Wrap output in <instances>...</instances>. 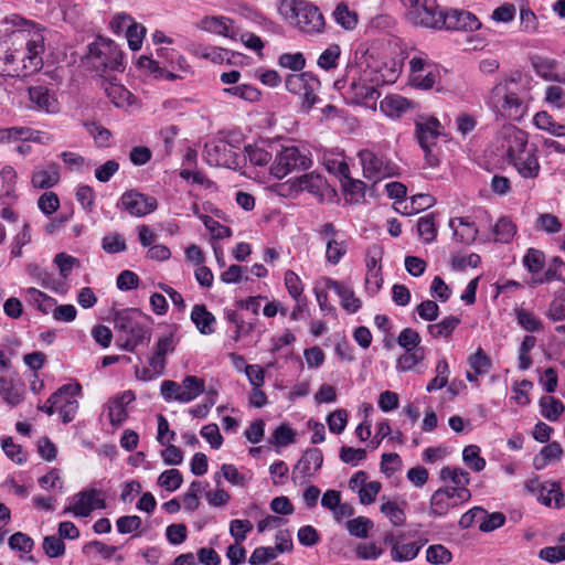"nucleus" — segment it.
I'll return each instance as SVG.
<instances>
[{
  "label": "nucleus",
  "instance_id": "f257e3e1",
  "mask_svg": "<svg viewBox=\"0 0 565 565\" xmlns=\"http://www.w3.org/2000/svg\"><path fill=\"white\" fill-rule=\"evenodd\" d=\"M142 312L139 309L127 308L116 311L114 327L119 333L120 347L134 352L138 345L148 344L151 340V329L142 323Z\"/></svg>",
  "mask_w": 565,
  "mask_h": 565
},
{
  "label": "nucleus",
  "instance_id": "f03ea898",
  "mask_svg": "<svg viewBox=\"0 0 565 565\" xmlns=\"http://www.w3.org/2000/svg\"><path fill=\"white\" fill-rule=\"evenodd\" d=\"M286 20L295 21L296 28L305 34H320L326 20L320 9L307 0H284L278 8Z\"/></svg>",
  "mask_w": 565,
  "mask_h": 565
},
{
  "label": "nucleus",
  "instance_id": "7ed1b4c3",
  "mask_svg": "<svg viewBox=\"0 0 565 565\" xmlns=\"http://www.w3.org/2000/svg\"><path fill=\"white\" fill-rule=\"evenodd\" d=\"M515 85L513 78L494 85L488 97V105L502 116L520 119L523 117L526 106L524 96L513 88Z\"/></svg>",
  "mask_w": 565,
  "mask_h": 565
},
{
  "label": "nucleus",
  "instance_id": "20e7f679",
  "mask_svg": "<svg viewBox=\"0 0 565 565\" xmlns=\"http://www.w3.org/2000/svg\"><path fill=\"white\" fill-rule=\"evenodd\" d=\"M370 74L358 65H350L347 67V73L343 79L338 81L337 85L343 83L348 85L347 97L353 104H369L375 103L380 97V93L375 85L370 81Z\"/></svg>",
  "mask_w": 565,
  "mask_h": 565
},
{
  "label": "nucleus",
  "instance_id": "39448f33",
  "mask_svg": "<svg viewBox=\"0 0 565 565\" xmlns=\"http://www.w3.org/2000/svg\"><path fill=\"white\" fill-rule=\"evenodd\" d=\"M88 63L97 72L124 71V56L117 44L109 39L98 38L88 45Z\"/></svg>",
  "mask_w": 565,
  "mask_h": 565
},
{
  "label": "nucleus",
  "instance_id": "423d86ee",
  "mask_svg": "<svg viewBox=\"0 0 565 565\" xmlns=\"http://www.w3.org/2000/svg\"><path fill=\"white\" fill-rule=\"evenodd\" d=\"M320 86V81L310 72L290 74L285 79L286 89L289 93L299 96V109L303 114H308L311 108L320 102V98L317 95Z\"/></svg>",
  "mask_w": 565,
  "mask_h": 565
},
{
  "label": "nucleus",
  "instance_id": "0eeeda50",
  "mask_svg": "<svg viewBox=\"0 0 565 565\" xmlns=\"http://www.w3.org/2000/svg\"><path fill=\"white\" fill-rule=\"evenodd\" d=\"M276 156L270 166V174L277 179L285 178L295 170H307L311 167L312 160L307 152L298 147L287 146L275 149Z\"/></svg>",
  "mask_w": 565,
  "mask_h": 565
},
{
  "label": "nucleus",
  "instance_id": "6e6552de",
  "mask_svg": "<svg viewBox=\"0 0 565 565\" xmlns=\"http://www.w3.org/2000/svg\"><path fill=\"white\" fill-rule=\"evenodd\" d=\"M470 498L471 492L469 489L439 488L431 494L429 515L437 518L446 516L451 509L468 502Z\"/></svg>",
  "mask_w": 565,
  "mask_h": 565
},
{
  "label": "nucleus",
  "instance_id": "1a4fd4ad",
  "mask_svg": "<svg viewBox=\"0 0 565 565\" xmlns=\"http://www.w3.org/2000/svg\"><path fill=\"white\" fill-rule=\"evenodd\" d=\"M409 4L408 20L424 28L441 29L445 11L436 0H407Z\"/></svg>",
  "mask_w": 565,
  "mask_h": 565
},
{
  "label": "nucleus",
  "instance_id": "9d476101",
  "mask_svg": "<svg viewBox=\"0 0 565 565\" xmlns=\"http://www.w3.org/2000/svg\"><path fill=\"white\" fill-rule=\"evenodd\" d=\"M204 158L211 167H225L237 169L239 167V154L235 147L226 140H215L205 143Z\"/></svg>",
  "mask_w": 565,
  "mask_h": 565
},
{
  "label": "nucleus",
  "instance_id": "9b49d317",
  "mask_svg": "<svg viewBox=\"0 0 565 565\" xmlns=\"http://www.w3.org/2000/svg\"><path fill=\"white\" fill-rule=\"evenodd\" d=\"M359 158L363 168V175L370 180H381L387 177H392L396 172V166L375 152L363 149L359 152Z\"/></svg>",
  "mask_w": 565,
  "mask_h": 565
},
{
  "label": "nucleus",
  "instance_id": "f8f14e48",
  "mask_svg": "<svg viewBox=\"0 0 565 565\" xmlns=\"http://www.w3.org/2000/svg\"><path fill=\"white\" fill-rule=\"evenodd\" d=\"M177 324H167L166 332L159 337L152 356L149 359V365L158 374L161 375L166 367V355L172 353L179 342L177 337Z\"/></svg>",
  "mask_w": 565,
  "mask_h": 565
},
{
  "label": "nucleus",
  "instance_id": "ddd939ff",
  "mask_svg": "<svg viewBox=\"0 0 565 565\" xmlns=\"http://www.w3.org/2000/svg\"><path fill=\"white\" fill-rule=\"evenodd\" d=\"M526 489L536 495L539 502L546 507H565V495L557 482H542L537 477L530 479L525 483Z\"/></svg>",
  "mask_w": 565,
  "mask_h": 565
},
{
  "label": "nucleus",
  "instance_id": "4468645a",
  "mask_svg": "<svg viewBox=\"0 0 565 565\" xmlns=\"http://www.w3.org/2000/svg\"><path fill=\"white\" fill-rule=\"evenodd\" d=\"M117 206L131 216L141 217L156 211L158 202L154 196L146 195L137 190H130L122 193Z\"/></svg>",
  "mask_w": 565,
  "mask_h": 565
},
{
  "label": "nucleus",
  "instance_id": "2eb2a0df",
  "mask_svg": "<svg viewBox=\"0 0 565 565\" xmlns=\"http://www.w3.org/2000/svg\"><path fill=\"white\" fill-rule=\"evenodd\" d=\"M501 148L510 163L527 150V134L515 126L504 127L501 132Z\"/></svg>",
  "mask_w": 565,
  "mask_h": 565
},
{
  "label": "nucleus",
  "instance_id": "dca6fc26",
  "mask_svg": "<svg viewBox=\"0 0 565 565\" xmlns=\"http://www.w3.org/2000/svg\"><path fill=\"white\" fill-rule=\"evenodd\" d=\"M102 491L89 488L76 494V502L64 509L63 514L73 513L75 516L86 518L94 509H104L105 500L102 498Z\"/></svg>",
  "mask_w": 565,
  "mask_h": 565
},
{
  "label": "nucleus",
  "instance_id": "f3484780",
  "mask_svg": "<svg viewBox=\"0 0 565 565\" xmlns=\"http://www.w3.org/2000/svg\"><path fill=\"white\" fill-rule=\"evenodd\" d=\"M480 28L481 22L469 11L451 9L444 13L441 29L472 32Z\"/></svg>",
  "mask_w": 565,
  "mask_h": 565
},
{
  "label": "nucleus",
  "instance_id": "a211bd4d",
  "mask_svg": "<svg viewBox=\"0 0 565 565\" xmlns=\"http://www.w3.org/2000/svg\"><path fill=\"white\" fill-rule=\"evenodd\" d=\"M323 463V455L319 448L307 449L296 463L292 471V479L296 481L300 478H310L321 468Z\"/></svg>",
  "mask_w": 565,
  "mask_h": 565
},
{
  "label": "nucleus",
  "instance_id": "6ab92c4d",
  "mask_svg": "<svg viewBox=\"0 0 565 565\" xmlns=\"http://www.w3.org/2000/svg\"><path fill=\"white\" fill-rule=\"evenodd\" d=\"M135 393L130 390L119 393L108 402V418L113 426L121 425L127 416V405L135 401Z\"/></svg>",
  "mask_w": 565,
  "mask_h": 565
},
{
  "label": "nucleus",
  "instance_id": "aec40b11",
  "mask_svg": "<svg viewBox=\"0 0 565 565\" xmlns=\"http://www.w3.org/2000/svg\"><path fill=\"white\" fill-rule=\"evenodd\" d=\"M439 127L440 122L434 117L416 122V138L422 149H428L436 145L440 135Z\"/></svg>",
  "mask_w": 565,
  "mask_h": 565
},
{
  "label": "nucleus",
  "instance_id": "412c9836",
  "mask_svg": "<svg viewBox=\"0 0 565 565\" xmlns=\"http://www.w3.org/2000/svg\"><path fill=\"white\" fill-rule=\"evenodd\" d=\"M18 51L13 50L8 41H0V75L20 76Z\"/></svg>",
  "mask_w": 565,
  "mask_h": 565
},
{
  "label": "nucleus",
  "instance_id": "4be33fe9",
  "mask_svg": "<svg viewBox=\"0 0 565 565\" xmlns=\"http://www.w3.org/2000/svg\"><path fill=\"white\" fill-rule=\"evenodd\" d=\"M0 396L10 406H17L23 401L24 384L9 376H0Z\"/></svg>",
  "mask_w": 565,
  "mask_h": 565
},
{
  "label": "nucleus",
  "instance_id": "5701e85b",
  "mask_svg": "<svg viewBox=\"0 0 565 565\" xmlns=\"http://www.w3.org/2000/svg\"><path fill=\"white\" fill-rule=\"evenodd\" d=\"M60 180V168L56 163H49L46 167L35 168L31 183L36 189H50Z\"/></svg>",
  "mask_w": 565,
  "mask_h": 565
},
{
  "label": "nucleus",
  "instance_id": "b1692460",
  "mask_svg": "<svg viewBox=\"0 0 565 565\" xmlns=\"http://www.w3.org/2000/svg\"><path fill=\"white\" fill-rule=\"evenodd\" d=\"M449 227L454 231L452 235L457 242L471 244L478 236V228L468 217L451 218Z\"/></svg>",
  "mask_w": 565,
  "mask_h": 565
},
{
  "label": "nucleus",
  "instance_id": "393cba45",
  "mask_svg": "<svg viewBox=\"0 0 565 565\" xmlns=\"http://www.w3.org/2000/svg\"><path fill=\"white\" fill-rule=\"evenodd\" d=\"M28 56L22 57L23 68L36 71L42 66L41 54L44 52V39L41 34H34L26 42Z\"/></svg>",
  "mask_w": 565,
  "mask_h": 565
},
{
  "label": "nucleus",
  "instance_id": "a878e982",
  "mask_svg": "<svg viewBox=\"0 0 565 565\" xmlns=\"http://www.w3.org/2000/svg\"><path fill=\"white\" fill-rule=\"evenodd\" d=\"M29 98L40 110L55 113L57 110V100L53 93L44 86H32L29 88Z\"/></svg>",
  "mask_w": 565,
  "mask_h": 565
},
{
  "label": "nucleus",
  "instance_id": "bb28decb",
  "mask_svg": "<svg viewBox=\"0 0 565 565\" xmlns=\"http://www.w3.org/2000/svg\"><path fill=\"white\" fill-rule=\"evenodd\" d=\"M512 164L523 178H536L540 172L536 148L527 149Z\"/></svg>",
  "mask_w": 565,
  "mask_h": 565
},
{
  "label": "nucleus",
  "instance_id": "cd10ccee",
  "mask_svg": "<svg viewBox=\"0 0 565 565\" xmlns=\"http://www.w3.org/2000/svg\"><path fill=\"white\" fill-rule=\"evenodd\" d=\"M327 287L334 290L341 298V306L344 310L354 313L361 308V300L354 296V291L349 286L328 279Z\"/></svg>",
  "mask_w": 565,
  "mask_h": 565
},
{
  "label": "nucleus",
  "instance_id": "c85d7f7f",
  "mask_svg": "<svg viewBox=\"0 0 565 565\" xmlns=\"http://www.w3.org/2000/svg\"><path fill=\"white\" fill-rule=\"evenodd\" d=\"M81 392L82 386L77 382L64 384L49 397L44 405H40L39 409L46 413L49 416H52L64 396L79 395Z\"/></svg>",
  "mask_w": 565,
  "mask_h": 565
},
{
  "label": "nucleus",
  "instance_id": "c756f323",
  "mask_svg": "<svg viewBox=\"0 0 565 565\" xmlns=\"http://www.w3.org/2000/svg\"><path fill=\"white\" fill-rule=\"evenodd\" d=\"M200 28L214 34L227 38L235 36L233 21L226 17H205L201 20Z\"/></svg>",
  "mask_w": 565,
  "mask_h": 565
},
{
  "label": "nucleus",
  "instance_id": "7c9ffc66",
  "mask_svg": "<svg viewBox=\"0 0 565 565\" xmlns=\"http://www.w3.org/2000/svg\"><path fill=\"white\" fill-rule=\"evenodd\" d=\"M385 542L391 545V557L395 562H404L414 559L420 550L417 543L399 544L393 535H387Z\"/></svg>",
  "mask_w": 565,
  "mask_h": 565
},
{
  "label": "nucleus",
  "instance_id": "2f4dec72",
  "mask_svg": "<svg viewBox=\"0 0 565 565\" xmlns=\"http://www.w3.org/2000/svg\"><path fill=\"white\" fill-rule=\"evenodd\" d=\"M191 320L201 334H212L215 331V317L204 305H195L192 308Z\"/></svg>",
  "mask_w": 565,
  "mask_h": 565
},
{
  "label": "nucleus",
  "instance_id": "473e14b6",
  "mask_svg": "<svg viewBox=\"0 0 565 565\" xmlns=\"http://www.w3.org/2000/svg\"><path fill=\"white\" fill-rule=\"evenodd\" d=\"M180 403H189L204 392V380L194 375H188L182 380Z\"/></svg>",
  "mask_w": 565,
  "mask_h": 565
},
{
  "label": "nucleus",
  "instance_id": "72a5a7b5",
  "mask_svg": "<svg viewBox=\"0 0 565 565\" xmlns=\"http://www.w3.org/2000/svg\"><path fill=\"white\" fill-rule=\"evenodd\" d=\"M533 124L537 129L545 130L555 137H565V125L556 122L545 110L534 115Z\"/></svg>",
  "mask_w": 565,
  "mask_h": 565
},
{
  "label": "nucleus",
  "instance_id": "f704fd0d",
  "mask_svg": "<svg viewBox=\"0 0 565 565\" xmlns=\"http://www.w3.org/2000/svg\"><path fill=\"white\" fill-rule=\"evenodd\" d=\"M26 273L36 279L40 285L44 288L52 289L54 291H60L61 287H63V281L56 279L52 274L41 268L36 264H29L26 266Z\"/></svg>",
  "mask_w": 565,
  "mask_h": 565
},
{
  "label": "nucleus",
  "instance_id": "c9c22d12",
  "mask_svg": "<svg viewBox=\"0 0 565 565\" xmlns=\"http://www.w3.org/2000/svg\"><path fill=\"white\" fill-rule=\"evenodd\" d=\"M563 455L562 446L557 441L544 446L534 457L533 465L536 470L545 468L551 461L559 459Z\"/></svg>",
  "mask_w": 565,
  "mask_h": 565
},
{
  "label": "nucleus",
  "instance_id": "e433bc0d",
  "mask_svg": "<svg viewBox=\"0 0 565 565\" xmlns=\"http://www.w3.org/2000/svg\"><path fill=\"white\" fill-rule=\"evenodd\" d=\"M323 185V178L319 174L315 173H306L297 179H295L291 183V188L296 192L308 191L310 193L320 192Z\"/></svg>",
  "mask_w": 565,
  "mask_h": 565
},
{
  "label": "nucleus",
  "instance_id": "4c0bfd02",
  "mask_svg": "<svg viewBox=\"0 0 565 565\" xmlns=\"http://www.w3.org/2000/svg\"><path fill=\"white\" fill-rule=\"evenodd\" d=\"M541 414L547 420L555 422L564 413V404L554 396L545 395L540 399Z\"/></svg>",
  "mask_w": 565,
  "mask_h": 565
},
{
  "label": "nucleus",
  "instance_id": "58836bf2",
  "mask_svg": "<svg viewBox=\"0 0 565 565\" xmlns=\"http://www.w3.org/2000/svg\"><path fill=\"white\" fill-rule=\"evenodd\" d=\"M25 294L28 301L43 313H49L56 303L54 298L33 287L28 288Z\"/></svg>",
  "mask_w": 565,
  "mask_h": 565
},
{
  "label": "nucleus",
  "instance_id": "ea45409f",
  "mask_svg": "<svg viewBox=\"0 0 565 565\" xmlns=\"http://www.w3.org/2000/svg\"><path fill=\"white\" fill-rule=\"evenodd\" d=\"M440 479L444 481L450 480L455 484L450 489H468L467 487L470 483L469 473L461 468L444 467L440 470Z\"/></svg>",
  "mask_w": 565,
  "mask_h": 565
},
{
  "label": "nucleus",
  "instance_id": "a19ab883",
  "mask_svg": "<svg viewBox=\"0 0 565 565\" xmlns=\"http://www.w3.org/2000/svg\"><path fill=\"white\" fill-rule=\"evenodd\" d=\"M459 323V318L448 316L438 323L429 324L427 327V331L434 338H447L455 331Z\"/></svg>",
  "mask_w": 565,
  "mask_h": 565
},
{
  "label": "nucleus",
  "instance_id": "79ce46f5",
  "mask_svg": "<svg viewBox=\"0 0 565 565\" xmlns=\"http://www.w3.org/2000/svg\"><path fill=\"white\" fill-rule=\"evenodd\" d=\"M104 89L107 97L116 107H124L126 104H129V99L132 97V94L124 85L118 83L109 82L105 85Z\"/></svg>",
  "mask_w": 565,
  "mask_h": 565
},
{
  "label": "nucleus",
  "instance_id": "37998d69",
  "mask_svg": "<svg viewBox=\"0 0 565 565\" xmlns=\"http://www.w3.org/2000/svg\"><path fill=\"white\" fill-rule=\"evenodd\" d=\"M348 252V243L344 239L332 238L326 243V259L331 265H338Z\"/></svg>",
  "mask_w": 565,
  "mask_h": 565
},
{
  "label": "nucleus",
  "instance_id": "c03bdc74",
  "mask_svg": "<svg viewBox=\"0 0 565 565\" xmlns=\"http://www.w3.org/2000/svg\"><path fill=\"white\" fill-rule=\"evenodd\" d=\"M333 18L345 30H353L358 24V14L349 10L348 6L343 2L335 7Z\"/></svg>",
  "mask_w": 565,
  "mask_h": 565
},
{
  "label": "nucleus",
  "instance_id": "a18cd8bd",
  "mask_svg": "<svg viewBox=\"0 0 565 565\" xmlns=\"http://www.w3.org/2000/svg\"><path fill=\"white\" fill-rule=\"evenodd\" d=\"M424 358L425 349L423 347H418L412 351H406L397 359L396 369L402 372L409 371L422 362Z\"/></svg>",
  "mask_w": 565,
  "mask_h": 565
},
{
  "label": "nucleus",
  "instance_id": "49530a36",
  "mask_svg": "<svg viewBox=\"0 0 565 565\" xmlns=\"http://www.w3.org/2000/svg\"><path fill=\"white\" fill-rule=\"evenodd\" d=\"M409 107V100L399 95H392L385 97L381 102V108L388 116H399Z\"/></svg>",
  "mask_w": 565,
  "mask_h": 565
},
{
  "label": "nucleus",
  "instance_id": "de8ad7c7",
  "mask_svg": "<svg viewBox=\"0 0 565 565\" xmlns=\"http://www.w3.org/2000/svg\"><path fill=\"white\" fill-rule=\"evenodd\" d=\"M462 460L475 472H480L486 467V460L480 456V448L477 445H468L463 448Z\"/></svg>",
  "mask_w": 565,
  "mask_h": 565
},
{
  "label": "nucleus",
  "instance_id": "09e8293b",
  "mask_svg": "<svg viewBox=\"0 0 565 565\" xmlns=\"http://www.w3.org/2000/svg\"><path fill=\"white\" fill-rule=\"evenodd\" d=\"M182 482L181 472L174 468L163 471L158 478V484L170 492L178 490Z\"/></svg>",
  "mask_w": 565,
  "mask_h": 565
},
{
  "label": "nucleus",
  "instance_id": "8fccbe9b",
  "mask_svg": "<svg viewBox=\"0 0 565 565\" xmlns=\"http://www.w3.org/2000/svg\"><path fill=\"white\" fill-rule=\"evenodd\" d=\"M495 239L501 243H509L516 233V227L508 217H501L494 225Z\"/></svg>",
  "mask_w": 565,
  "mask_h": 565
},
{
  "label": "nucleus",
  "instance_id": "3c124183",
  "mask_svg": "<svg viewBox=\"0 0 565 565\" xmlns=\"http://www.w3.org/2000/svg\"><path fill=\"white\" fill-rule=\"evenodd\" d=\"M246 157L250 163L258 167L268 164L273 158V151H268L259 146H247L245 148Z\"/></svg>",
  "mask_w": 565,
  "mask_h": 565
},
{
  "label": "nucleus",
  "instance_id": "603ef678",
  "mask_svg": "<svg viewBox=\"0 0 565 565\" xmlns=\"http://www.w3.org/2000/svg\"><path fill=\"white\" fill-rule=\"evenodd\" d=\"M383 250L377 246H372L367 249L366 254V268H367V279L379 278L381 274V265L380 262L382 259Z\"/></svg>",
  "mask_w": 565,
  "mask_h": 565
},
{
  "label": "nucleus",
  "instance_id": "864d4df0",
  "mask_svg": "<svg viewBox=\"0 0 565 565\" xmlns=\"http://www.w3.org/2000/svg\"><path fill=\"white\" fill-rule=\"evenodd\" d=\"M345 526L351 535L364 539L367 536L369 530L373 526V523L365 516H358L355 519L349 520L345 523Z\"/></svg>",
  "mask_w": 565,
  "mask_h": 565
},
{
  "label": "nucleus",
  "instance_id": "5fc2aeb1",
  "mask_svg": "<svg viewBox=\"0 0 565 565\" xmlns=\"http://www.w3.org/2000/svg\"><path fill=\"white\" fill-rule=\"evenodd\" d=\"M223 92L247 102H256L260 96L259 90L248 84H241L237 86L228 87L223 89Z\"/></svg>",
  "mask_w": 565,
  "mask_h": 565
},
{
  "label": "nucleus",
  "instance_id": "6e6d98bb",
  "mask_svg": "<svg viewBox=\"0 0 565 565\" xmlns=\"http://www.w3.org/2000/svg\"><path fill=\"white\" fill-rule=\"evenodd\" d=\"M518 323L529 332H536L542 328L541 320L531 311L523 308L515 310Z\"/></svg>",
  "mask_w": 565,
  "mask_h": 565
},
{
  "label": "nucleus",
  "instance_id": "4d7b16f0",
  "mask_svg": "<svg viewBox=\"0 0 565 565\" xmlns=\"http://www.w3.org/2000/svg\"><path fill=\"white\" fill-rule=\"evenodd\" d=\"M252 530L253 523L248 520L235 519L230 522V534L237 544H242Z\"/></svg>",
  "mask_w": 565,
  "mask_h": 565
},
{
  "label": "nucleus",
  "instance_id": "13d9d810",
  "mask_svg": "<svg viewBox=\"0 0 565 565\" xmlns=\"http://www.w3.org/2000/svg\"><path fill=\"white\" fill-rule=\"evenodd\" d=\"M340 54V46L332 44L320 54L317 63L321 68L326 71L332 70L337 67Z\"/></svg>",
  "mask_w": 565,
  "mask_h": 565
},
{
  "label": "nucleus",
  "instance_id": "bf43d9fd",
  "mask_svg": "<svg viewBox=\"0 0 565 565\" xmlns=\"http://www.w3.org/2000/svg\"><path fill=\"white\" fill-rule=\"evenodd\" d=\"M417 232L425 243H431L435 241L437 230L435 226L434 216L426 215L420 217L417 222Z\"/></svg>",
  "mask_w": 565,
  "mask_h": 565
},
{
  "label": "nucleus",
  "instance_id": "052dcab7",
  "mask_svg": "<svg viewBox=\"0 0 565 565\" xmlns=\"http://www.w3.org/2000/svg\"><path fill=\"white\" fill-rule=\"evenodd\" d=\"M381 512L391 521L394 526H401L405 523V512L395 502L387 501L383 503L381 505Z\"/></svg>",
  "mask_w": 565,
  "mask_h": 565
},
{
  "label": "nucleus",
  "instance_id": "680f3d73",
  "mask_svg": "<svg viewBox=\"0 0 565 565\" xmlns=\"http://www.w3.org/2000/svg\"><path fill=\"white\" fill-rule=\"evenodd\" d=\"M451 558L450 551L441 544L430 545L426 551V559L431 564H446Z\"/></svg>",
  "mask_w": 565,
  "mask_h": 565
},
{
  "label": "nucleus",
  "instance_id": "e2e57ef3",
  "mask_svg": "<svg viewBox=\"0 0 565 565\" xmlns=\"http://www.w3.org/2000/svg\"><path fill=\"white\" fill-rule=\"evenodd\" d=\"M44 553L51 557H60L65 553V544L60 536L47 535L43 540L42 544Z\"/></svg>",
  "mask_w": 565,
  "mask_h": 565
},
{
  "label": "nucleus",
  "instance_id": "0e129e2a",
  "mask_svg": "<svg viewBox=\"0 0 565 565\" xmlns=\"http://www.w3.org/2000/svg\"><path fill=\"white\" fill-rule=\"evenodd\" d=\"M1 447L4 454L15 463L22 465L26 461V456L23 454L22 447L20 445H15L11 437L2 438Z\"/></svg>",
  "mask_w": 565,
  "mask_h": 565
},
{
  "label": "nucleus",
  "instance_id": "69168bd1",
  "mask_svg": "<svg viewBox=\"0 0 565 565\" xmlns=\"http://www.w3.org/2000/svg\"><path fill=\"white\" fill-rule=\"evenodd\" d=\"M547 317L553 321L565 320V290L558 291L547 311Z\"/></svg>",
  "mask_w": 565,
  "mask_h": 565
},
{
  "label": "nucleus",
  "instance_id": "338daca9",
  "mask_svg": "<svg viewBox=\"0 0 565 565\" xmlns=\"http://www.w3.org/2000/svg\"><path fill=\"white\" fill-rule=\"evenodd\" d=\"M102 247L108 254H116L126 250L127 245L120 234L111 233L103 237Z\"/></svg>",
  "mask_w": 565,
  "mask_h": 565
},
{
  "label": "nucleus",
  "instance_id": "774afa93",
  "mask_svg": "<svg viewBox=\"0 0 565 565\" xmlns=\"http://www.w3.org/2000/svg\"><path fill=\"white\" fill-rule=\"evenodd\" d=\"M329 430L333 434H341L348 424V413L345 409H337L327 417Z\"/></svg>",
  "mask_w": 565,
  "mask_h": 565
}]
</instances>
